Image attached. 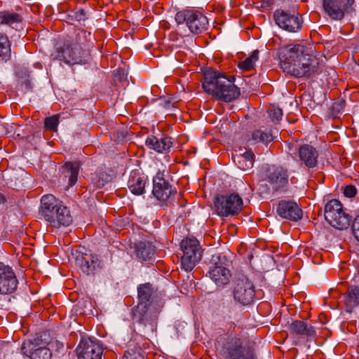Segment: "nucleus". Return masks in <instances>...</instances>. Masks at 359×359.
<instances>
[{"label": "nucleus", "instance_id": "1", "mask_svg": "<svg viewBox=\"0 0 359 359\" xmlns=\"http://www.w3.org/2000/svg\"><path fill=\"white\" fill-rule=\"evenodd\" d=\"M305 52L306 48L299 44L280 47L278 50L280 68L297 78L311 77L318 72L319 62Z\"/></svg>", "mask_w": 359, "mask_h": 359}, {"label": "nucleus", "instance_id": "2", "mask_svg": "<svg viewBox=\"0 0 359 359\" xmlns=\"http://www.w3.org/2000/svg\"><path fill=\"white\" fill-rule=\"evenodd\" d=\"M235 77H226L217 71L208 70L204 73L202 86L204 90L218 100L230 102L237 99L240 89L235 84Z\"/></svg>", "mask_w": 359, "mask_h": 359}, {"label": "nucleus", "instance_id": "3", "mask_svg": "<svg viewBox=\"0 0 359 359\" xmlns=\"http://www.w3.org/2000/svg\"><path fill=\"white\" fill-rule=\"evenodd\" d=\"M39 212L43 218L55 228L67 226L72 222L69 209L53 194L42 196Z\"/></svg>", "mask_w": 359, "mask_h": 359}, {"label": "nucleus", "instance_id": "4", "mask_svg": "<svg viewBox=\"0 0 359 359\" xmlns=\"http://www.w3.org/2000/svg\"><path fill=\"white\" fill-rule=\"evenodd\" d=\"M153 294V288L150 283H145L138 287L140 303L137 312L140 318L137 322V330L144 334H153L156 331L157 323L156 316L152 317L150 311V299Z\"/></svg>", "mask_w": 359, "mask_h": 359}, {"label": "nucleus", "instance_id": "5", "mask_svg": "<svg viewBox=\"0 0 359 359\" xmlns=\"http://www.w3.org/2000/svg\"><path fill=\"white\" fill-rule=\"evenodd\" d=\"M223 354L225 359H259L257 344L251 338H224Z\"/></svg>", "mask_w": 359, "mask_h": 359}, {"label": "nucleus", "instance_id": "6", "mask_svg": "<svg viewBox=\"0 0 359 359\" xmlns=\"http://www.w3.org/2000/svg\"><path fill=\"white\" fill-rule=\"evenodd\" d=\"M86 50L76 46L73 41L69 39L58 42L55 46L51 57L54 60L64 62L68 65L85 64L87 62Z\"/></svg>", "mask_w": 359, "mask_h": 359}, {"label": "nucleus", "instance_id": "7", "mask_svg": "<svg viewBox=\"0 0 359 359\" xmlns=\"http://www.w3.org/2000/svg\"><path fill=\"white\" fill-rule=\"evenodd\" d=\"M229 261L226 256H213L208 274L218 288H224L229 284L232 274L229 269Z\"/></svg>", "mask_w": 359, "mask_h": 359}, {"label": "nucleus", "instance_id": "8", "mask_svg": "<svg viewBox=\"0 0 359 359\" xmlns=\"http://www.w3.org/2000/svg\"><path fill=\"white\" fill-rule=\"evenodd\" d=\"M243 205L242 198L236 193L220 194L214 199L215 212L217 215L223 217L238 215Z\"/></svg>", "mask_w": 359, "mask_h": 359}, {"label": "nucleus", "instance_id": "9", "mask_svg": "<svg viewBox=\"0 0 359 359\" xmlns=\"http://www.w3.org/2000/svg\"><path fill=\"white\" fill-rule=\"evenodd\" d=\"M325 219L332 226L337 229H347L351 220L344 212L343 205L337 199H332L325 206Z\"/></svg>", "mask_w": 359, "mask_h": 359}, {"label": "nucleus", "instance_id": "10", "mask_svg": "<svg viewBox=\"0 0 359 359\" xmlns=\"http://www.w3.org/2000/svg\"><path fill=\"white\" fill-rule=\"evenodd\" d=\"M183 252L181 257V266L186 271H191L202 257V249L198 241L195 238H187L180 243Z\"/></svg>", "mask_w": 359, "mask_h": 359}, {"label": "nucleus", "instance_id": "11", "mask_svg": "<svg viewBox=\"0 0 359 359\" xmlns=\"http://www.w3.org/2000/svg\"><path fill=\"white\" fill-rule=\"evenodd\" d=\"M325 13L333 20H342L346 14L355 11V0H321Z\"/></svg>", "mask_w": 359, "mask_h": 359}, {"label": "nucleus", "instance_id": "12", "mask_svg": "<svg viewBox=\"0 0 359 359\" xmlns=\"http://www.w3.org/2000/svg\"><path fill=\"white\" fill-rule=\"evenodd\" d=\"M232 294L235 302L242 305H249L255 296L254 284L246 276H239L234 280Z\"/></svg>", "mask_w": 359, "mask_h": 359}, {"label": "nucleus", "instance_id": "13", "mask_svg": "<svg viewBox=\"0 0 359 359\" xmlns=\"http://www.w3.org/2000/svg\"><path fill=\"white\" fill-rule=\"evenodd\" d=\"M273 19L280 28L288 32H298L302 27V18L294 11L277 9L273 13Z\"/></svg>", "mask_w": 359, "mask_h": 359}, {"label": "nucleus", "instance_id": "14", "mask_svg": "<svg viewBox=\"0 0 359 359\" xmlns=\"http://www.w3.org/2000/svg\"><path fill=\"white\" fill-rule=\"evenodd\" d=\"M22 353L30 359H51L52 352L41 338L26 339L21 346Z\"/></svg>", "mask_w": 359, "mask_h": 359}, {"label": "nucleus", "instance_id": "15", "mask_svg": "<svg viewBox=\"0 0 359 359\" xmlns=\"http://www.w3.org/2000/svg\"><path fill=\"white\" fill-rule=\"evenodd\" d=\"M176 194V189L165 179V171L157 172L153 178V196L159 201L166 202Z\"/></svg>", "mask_w": 359, "mask_h": 359}, {"label": "nucleus", "instance_id": "16", "mask_svg": "<svg viewBox=\"0 0 359 359\" xmlns=\"http://www.w3.org/2000/svg\"><path fill=\"white\" fill-rule=\"evenodd\" d=\"M19 282L13 269L0 262V296L9 295L15 292Z\"/></svg>", "mask_w": 359, "mask_h": 359}, {"label": "nucleus", "instance_id": "17", "mask_svg": "<svg viewBox=\"0 0 359 359\" xmlns=\"http://www.w3.org/2000/svg\"><path fill=\"white\" fill-rule=\"evenodd\" d=\"M76 351L78 359H100L103 348L97 340L81 338Z\"/></svg>", "mask_w": 359, "mask_h": 359}, {"label": "nucleus", "instance_id": "18", "mask_svg": "<svg viewBox=\"0 0 359 359\" xmlns=\"http://www.w3.org/2000/svg\"><path fill=\"white\" fill-rule=\"evenodd\" d=\"M288 178L287 170L283 167H269L266 173V180L276 191L286 188Z\"/></svg>", "mask_w": 359, "mask_h": 359}, {"label": "nucleus", "instance_id": "19", "mask_svg": "<svg viewBox=\"0 0 359 359\" xmlns=\"http://www.w3.org/2000/svg\"><path fill=\"white\" fill-rule=\"evenodd\" d=\"M297 156L302 165L308 168H314L318 166L319 152L313 146L309 144L299 146Z\"/></svg>", "mask_w": 359, "mask_h": 359}, {"label": "nucleus", "instance_id": "20", "mask_svg": "<svg viewBox=\"0 0 359 359\" xmlns=\"http://www.w3.org/2000/svg\"><path fill=\"white\" fill-rule=\"evenodd\" d=\"M76 264L87 275H93L101 268V260L97 255H78L76 257Z\"/></svg>", "mask_w": 359, "mask_h": 359}, {"label": "nucleus", "instance_id": "21", "mask_svg": "<svg viewBox=\"0 0 359 359\" xmlns=\"http://www.w3.org/2000/svg\"><path fill=\"white\" fill-rule=\"evenodd\" d=\"M277 213L282 218L297 221L302 217V210L295 202L281 201L277 207Z\"/></svg>", "mask_w": 359, "mask_h": 359}, {"label": "nucleus", "instance_id": "22", "mask_svg": "<svg viewBox=\"0 0 359 359\" xmlns=\"http://www.w3.org/2000/svg\"><path fill=\"white\" fill-rule=\"evenodd\" d=\"M147 177L138 170L130 172L127 186L134 195L140 196L144 193Z\"/></svg>", "mask_w": 359, "mask_h": 359}, {"label": "nucleus", "instance_id": "23", "mask_svg": "<svg viewBox=\"0 0 359 359\" xmlns=\"http://www.w3.org/2000/svg\"><path fill=\"white\" fill-rule=\"evenodd\" d=\"M232 158L241 170L245 171L253 167L255 154L250 149L239 148L235 150Z\"/></svg>", "mask_w": 359, "mask_h": 359}, {"label": "nucleus", "instance_id": "24", "mask_svg": "<svg viewBox=\"0 0 359 359\" xmlns=\"http://www.w3.org/2000/svg\"><path fill=\"white\" fill-rule=\"evenodd\" d=\"M173 144L170 137L163 136L158 138L154 135H149L145 140V145L150 149L158 153H163L170 150Z\"/></svg>", "mask_w": 359, "mask_h": 359}, {"label": "nucleus", "instance_id": "25", "mask_svg": "<svg viewBox=\"0 0 359 359\" xmlns=\"http://www.w3.org/2000/svg\"><path fill=\"white\" fill-rule=\"evenodd\" d=\"M187 27L192 33L195 34H201L208 29V18L201 12L193 11Z\"/></svg>", "mask_w": 359, "mask_h": 359}, {"label": "nucleus", "instance_id": "26", "mask_svg": "<svg viewBox=\"0 0 359 359\" xmlns=\"http://www.w3.org/2000/svg\"><path fill=\"white\" fill-rule=\"evenodd\" d=\"M289 330L292 335L312 337L316 334L314 327L304 320H292L289 325Z\"/></svg>", "mask_w": 359, "mask_h": 359}, {"label": "nucleus", "instance_id": "27", "mask_svg": "<svg viewBox=\"0 0 359 359\" xmlns=\"http://www.w3.org/2000/svg\"><path fill=\"white\" fill-rule=\"evenodd\" d=\"M156 252V247L149 242L141 241L136 244L135 255L140 261H149Z\"/></svg>", "mask_w": 359, "mask_h": 359}, {"label": "nucleus", "instance_id": "28", "mask_svg": "<svg viewBox=\"0 0 359 359\" xmlns=\"http://www.w3.org/2000/svg\"><path fill=\"white\" fill-rule=\"evenodd\" d=\"M22 22V17L15 12L0 11V25H6L9 27L17 29L18 25Z\"/></svg>", "mask_w": 359, "mask_h": 359}, {"label": "nucleus", "instance_id": "29", "mask_svg": "<svg viewBox=\"0 0 359 359\" xmlns=\"http://www.w3.org/2000/svg\"><path fill=\"white\" fill-rule=\"evenodd\" d=\"M344 304L348 312L359 305V287L353 286L348 290L344 294Z\"/></svg>", "mask_w": 359, "mask_h": 359}, {"label": "nucleus", "instance_id": "30", "mask_svg": "<svg viewBox=\"0 0 359 359\" xmlns=\"http://www.w3.org/2000/svg\"><path fill=\"white\" fill-rule=\"evenodd\" d=\"M69 40L73 41L76 46H79L86 50V48L92 43L91 32L83 29H79L77 30L75 39Z\"/></svg>", "mask_w": 359, "mask_h": 359}, {"label": "nucleus", "instance_id": "31", "mask_svg": "<svg viewBox=\"0 0 359 359\" xmlns=\"http://www.w3.org/2000/svg\"><path fill=\"white\" fill-rule=\"evenodd\" d=\"M80 164L78 162L65 163V177L69 178V187H72L78 180Z\"/></svg>", "mask_w": 359, "mask_h": 359}, {"label": "nucleus", "instance_id": "32", "mask_svg": "<svg viewBox=\"0 0 359 359\" xmlns=\"http://www.w3.org/2000/svg\"><path fill=\"white\" fill-rule=\"evenodd\" d=\"M273 140V136L271 132H266L262 129H257L254 130L251 134V138L249 141H252V143H264L268 144Z\"/></svg>", "mask_w": 359, "mask_h": 359}, {"label": "nucleus", "instance_id": "33", "mask_svg": "<svg viewBox=\"0 0 359 359\" xmlns=\"http://www.w3.org/2000/svg\"><path fill=\"white\" fill-rule=\"evenodd\" d=\"M259 53L258 50H253L249 57L238 62V67L245 72L253 69L256 62L259 60Z\"/></svg>", "mask_w": 359, "mask_h": 359}, {"label": "nucleus", "instance_id": "34", "mask_svg": "<svg viewBox=\"0 0 359 359\" xmlns=\"http://www.w3.org/2000/svg\"><path fill=\"white\" fill-rule=\"evenodd\" d=\"M11 56V43L6 34H0V61H6Z\"/></svg>", "mask_w": 359, "mask_h": 359}, {"label": "nucleus", "instance_id": "35", "mask_svg": "<svg viewBox=\"0 0 359 359\" xmlns=\"http://www.w3.org/2000/svg\"><path fill=\"white\" fill-rule=\"evenodd\" d=\"M192 12L193 11L191 10H185L177 12L175 17L177 24L180 25L186 22V25H187Z\"/></svg>", "mask_w": 359, "mask_h": 359}, {"label": "nucleus", "instance_id": "36", "mask_svg": "<svg viewBox=\"0 0 359 359\" xmlns=\"http://www.w3.org/2000/svg\"><path fill=\"white\" fill-rule=\"evenodd\" d=\"M268 114L272 121L279 122L283 117L282 109L274 104L269 107Z\"/></svg>", "mask_w": 359, "mask_h": 359}, {"label": "nucleus", "instance_id": "37", "mask_svg": "<svg viewBox=\"0 0 359 359\" xmlns=\"http://www.w3.org/2000/svg\"><path fill=\"white\" fill-rule=\"evenodd\" d=\"M58 114L53 115L50 117H47L44 120V126L46 129L56 131L59 124Z\"/></svg>", "mask_w": 359, "mask_h": 359}, {"label": "nucleus", "instance_id": "38", "mask_svg": "<svg viewBox=\"0 0 359 359\" xmlns=\"http://www.w3.org/2000/svg\"><path fill=\"white\" fill-rule=\"evenodd\" d=\"M109 181V175L102 172L96 175L92 180L93 183L97 188H102Z\"/></svg>", "mask_w": 359, "mask_h": 359}, {"label": "nucleus", "instance_id": "39", "mask_svg": "<svg viewBox=\"0 0 359 359\" xmlns=\"http://www.w3.org/2000/svg\"><path fill=\"white\" fill-rule=\"evenodd\" d=\"M357 189L353 185H347L344 187V194L346 197L353 198L356 195Z\"/></svg>", "mask_w": 359, "mask_h": 359}, {"label": "nucleus", "instance_id": "40", "mask_svg": "<svg viewBox=\"0 0 359 359\" xmlns=\"http://www.w3.org/2000/svg\"><path fill=\"white\" fill-rule=\"evenodd\" d=\"M345 102L344 100H337L332 104V108L334 113H339L344 109Z\"/></svg>", "mask_w": 359, "mask_h": 359}, {"label": "nucleus", "instance_id": "41", "mask_svg": "<svg viewBox=\"0 0 359 359\" xmlns=\"http://www.w3.org/2000/svg\"><path fill=\"white\" fill-rule=\"evenodd\" d=\"M352 228L355 238L359 241V214L355 217Z\"/></svg>", "mask_w": 359, "mask_h": 359}, {"label": "nucleus", "instance_id": "42", "mask_svg": "<svg viewBox=\"0 0 359 359\" xmlns=\"http://www.w3.org/2000/svg\"><path fill=\"white\" fill-rule=\"evenodd\" d=\"M75 18L78 21H84L86 19V12L84 9L81 8L79 9L74 15Z\"/></svg>", "mask_w": 359, "mask_h": 359}, {"label": "nucleus", "instance_id": "43", "mask_svg": "<svg viewBox=\"0 0 359 359\" xmlns=\"http://www.w3.org/2000/svg\"><path fill=\"white\" fill-rule=\"evenodd\" d=\"M279 339H280V341H279V340H277V341H277V343H278V344H284V343L285 342V341H286V339H287V338H283V337H280V338H279Z\"/></svg>", "mask_w": 359, "mask_h": 359}, {"label": "nucleus", "instance_id": "44", "mask_svg": "<svg viewBox=\"0 0 359 359\" xmlns=\"http://www.w3.org/2000/svg\"><path fill=\"white\" fill-rule=\"evenodd\" d=\"M4 201H5L4 196L1 194H0V204L4 203Z\"/></svg>", "mask_w": 359, "mask_h": 359}, {"label": "nucleus", "instance_id": "45", "mask_svg": "<svg viewBox=\"0 0 359 359\" xmlns=\"http://www.w3.org/2000/svg\"><path fill=\"white\" fill-rule=\"evenodd\" d=\"M126 354H129L131 356V354L130 353L129 351H127L126 353L124 354L123 359H128V356ZM134 359V358H130Z\"/></svg>", "mask_w": 359, "mask_h": 359}, {"label": "nucleus", "instance_id": "46", "mask_svg": "<svg viewBox=\"0 0 359 359\" xmlns=\"http://www.w3.org/2000/svg\"><path fill=\"white\" fill-rule=\"evenodd\" d=\"M320 338H315V342L317 345H319V342L318 341V340Z\"/></svg>", "mask_w": 359, "mask_h": 359}]
</instances>
